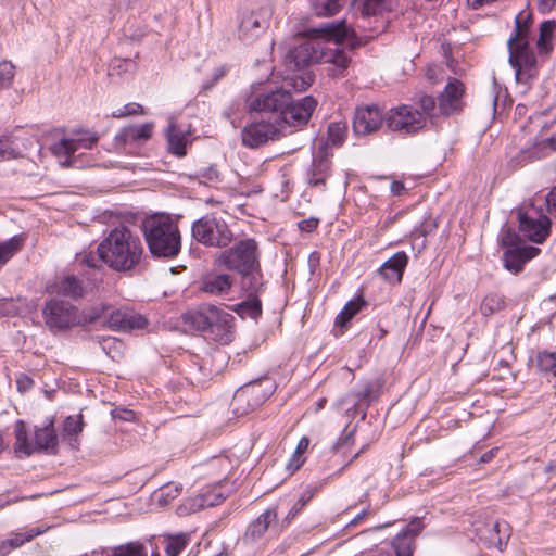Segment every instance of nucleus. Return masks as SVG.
I'll list each match as a JSON object with an SVG mask.
<instances>
[{
	"mask_svg": "<svg viewBox=\"0 0 556 556\" xmlns=\"http://www.w3.org/2000/svg\"><path fill=\"white\" fill-rule=\"evenodd\" d=\"M143 254L141 239L127 227H116L99 243L97 255L84 253L78 261L92 268L101 261L112 270L125 273L138 267Z\"/></svg>",
	"mask_w": 556,
	"mask_h": 556,
	"instance_id": "1",
	"label": "nucleus"
},
{
	"mask_svg": "<svg viewBox=\"0 0 556 556\" xmlns=\"http://www.w3.org/2000/svg\"><path fill=\"white\" fill-rule=\"evenodd\" d=\"M316 105L317 101L312 96L293 100L285 88L260 92L249 101L250 111L270 113L274 122L294 128L307 124Z\"/></svg>",
	"mask_w": 556,
	"mask_h": 556,
	"instance_id": "2",
	"label": "nucleus"
},
{
	"mask_svg": "<svg viewBox=\"0 0 556 556\" xmlns=\"http://www.w3.org/2000/svg\"><path fill=\"white\" fill-rule=\"evenodd\" d=\"M217 267L236 271L242 277L247 290L260 292L263 288L260 251L254 239H243L222 251L214 261Z\"/></svg>",
	"mask_w": 556,
	"mask_h": 556,
	"instance_id": "3",
	"label": "nucleus"
},
{
	"mask_svg": "<svg viewBox=\"0 0 556 556\" xmlns=\"http://www.w3.org/2000/svg\"><path fill=\"white\" fill-rule=\"evenodd\" d=\"M144 240L154 257L173 258L181 248L177 224L168 215H153L142 223Z\"/></svg>",
	"mask_w": 556,
	"mask_h": 556,
	"instance_id": "4",
	"label": "nucleus"
},
{
	"mask_svg": "<svg viewBox=\"0 0 556 556\" xmlns=\"http://www.w3.org/2000/svg\"><path fill=\"white\" fill-rule=\"evenodd\" d=\"M184 321L191 329L222 344L232 341L235 317L220 307L202 304L198 309L186 313Z\"/></svg>",
	"mask_w": 556,
	"mask_h": 556,
	"instance_id": "5",
	"label": "nucleus"
},
{
	"mask_svg": "<svg viewBox=\"0 0 556 556\" xmlns=\"http://www.w3.org/2000/svg\"><path fill=\"white\" fill-rule=\"evenodd\" d=\"M316 33L325 39L323 45L321 62L328 64V75L339 78L346 75V71L351 63L350 50L340 48V43L352 38L354 30L350 28L345 21L339 23H329L326 26L316 29Z\"/></svg>",
	"mask_w": 556,
	"mask_h": 556,
	"instance_id": "6",
	"label": "nucleus"
},
{
	"mask_svg": "<svg viewBox=\"0 0 556 556\" xmlns=\"http://www.w3.org/2000/svg\"><path fill=\"white\" fill-rule=\"evenodd\" d=\"M530 15L522 21V15L516 17L515 35L509 38L507 45L509 50V63L515 70L517 81L527 84L534 78L538 73L536 58L530 49L528 35Z\"/></svg>",
	"mask_w": 556,
	"mask_h": 556,
	"instance_id": "7",
	"label": "nucleus"
},
{
	"mask_svg": "<svg viewBox=\"0 0 556 556\" xmlns=\"http://www.w3.org/2000/svg\"><path fill=\"white\" fill-rule=\"evenodd\" d=\"M15 450L29 456L39 451H54L58 445V437L50 419L43 426H36L34 435L28 438L25 422L17 420L14 425Z\"/></svg>",
	"mask_w": 556,
	"mask_h": 556,
	"instance_id": "8",
	"label": "nucleus"
},
{
	"mask_svg": "<svg viewBox=\"0 0 556 556\" xmlns=\"http://www.w3.org/2000/svg\"><path fill=\"white\" fill-rule=\"evenodd\" d=\"M192 237L211 248H226L233 240V233L226 220L214 214H207L193 223Z\"/></svg>",
	"mask_w": 556,
	"mask_h": 556,
	"instance_id": "9",
	"label": "nucleus"
},
{
	"mask_svg": "<svg viewBox=\"0 0 556 556\" xmlns=\"http://www.w3.org/2000/svg\"><path fill=\"white\" fill-rule=\"evenodd\" d=\"M45 323L52 331L66 330L80 324L88 323V315H81L72 303L52 299L43 308Z\"/></svg>",
	"mask_w": 556,
	"mask_h": 556,
	"instance_id": "10",
	"label": "nucleus"
},
{
	"mask_svg": "<svg viewBox=\"0 0 556 556\" xmlns=\"http://www.w3.org/2000/svg\"><path fill=\"white\" fill-rule=\"evenodd\" d=\"M104 319V325L116 331H126L134 329H142L147 325V319L134 312L115 309L108 304H99L91 308L88 314V323L98 319Z\"/></svg>",
	"mask_w": 556,
	"mask_h": 556,
	"instance_id": "11",
	"label": "nucleus"
},
{
	"mask_svg": "<svg viewBox=\"0 0 556 556\" xmlns=\"http://www.w3.org/2000/svg\"><path fill=\"white\" fill-rule=\"evenodd\" d=\"M324 41L320 38H301L299 43L290 48L283 63L290 72H301L306 66L317 63L323 58Z\"/></svg>",
	"mask_w": 556,
	"mask_h": 556,
	"instance_id": "12",
	"label": "nucleus"
},
{
	"mask_svg": "<svg viewBox=\"0 0 556 556\" xmlns=\"http://www.w3.org/2000/svg\"><path fill=\"white\" fill-rule=\"evenodd\" d=\"M517 218L520 231L529 240L542 243L549 235L551 220L541 207H535L532 203L525 205L518 210Z\"/></svg>",
	"mask_w": 556,
	"mask_h": 556,
	"instance_id": "13",
	"label": "nucleus"
},
{
	"mask_svg": "<svg viewBox=\"0 0 556 556\" xmlns=\"http://www.w3.org/2000/svg\"><path fill=\"white\" fill-rule=\"evenodd\" d=\"M426 123L424 114L410 105H399L386 114V125L393 131L413 134L420 130Z\"/></svg>",
	"mask_w": 556,
	"mask_h": 556,
	"instance_id": "14",
	"label": "nucleus"
},
{
	"mask_svg": "<svg viewBox=\"0 0 556 556\" xmlns=\"http://www.w3.org/2000/svg\"><path fill=\"white\" fill-rule=\"evenodd\" d=\"M273 9L261 5L242 13L239 24V38L244 42H252L269 26Z\"/></svg>",
	"mask_w": 556,
	"mask_h": 556,
	"instance_id": "15",
	"label": "nucleus"
},
{
	"mask_svg": "<svg viewBox=\"0 0 556 556\" xmlns=\"http://www.w3.org/2000/svg\"><path fill=\"white\" fill-rule=\"evenodd\" d=\"M285 129L276 122H256L245 126L241 132L242 143L249 148H257L268 140H274Z\"/></svg>",
	"mask_w": 556,
	"mask_h": 556,
	"instance_id": "16",
	"label": "nucleus"
},
{
	"mask_svg": "<svg viewBox=\"0 0 556 556\" xmlns=\"http://www.w3.org/2000/svg\"><path fill=\"white\" fill-rule=\"evenodd\" d=\"M386 122V115L376 105L359 106L354 112L353 130L356 135H370Z\"/></svg>",
	"mask_w": 556,
	"mask_h": 556,
	"instance_id": "17",
	"label": "nucleus"
},
{
	"mask_svg": "<svg viewBox=\"0 0 556 556\" xmlns=\"http://www.w3.org/2000/svg\"><path fill=\"white\" fill-rule=\"evenodd\" d=\"M97 137H81L77 139H62L59 142L51 146V152L58 157H65L64 161H60L62 166L74 165L76 153L80 150H89L97 142Z\"/></svg>",
	"mask_w": 556,
	"mask_h": 556,
	"instance_id": "18",
	"label": "nucleus"
},
{
	"mask_svg": "<svg viewBox=\"0 0 556 556\" xmlns=\"http://www.w3.org/2000/svg\"><path fill=\"white\" fill-rule=\"evenodd\" d=\"M260 383H250L236 391L231 406L238 415H245L253 410L266 399V394H261Z\"/></svg>",
	"mask_w": 556,
	"mask_h": 556,
	"instance_id": "19",
	"label": "nucleus"
},
{
	"mask_svg": "<svg viewBox=\"0 0 556 556\" xmlns=\"http://www.w3.org/2000/svg\"><path fill=\"white\" fill-rule=\"evenodd\" d=\"M464 94V86L457 80H451L439 97L438 111L442 115H451L462 110V97Z\"/></svg>",
	"mask_w": 556,
	"mask_h": 556,
	"instance_id": "20",
	"label": "nucleus"
},
{
	"mask_svg": "<svg viewBox=\"0 0 556 556\" xmlns=\"http://www.w3.org/2000/svg\"><path fill=\"white\" fill-rule=\"evenodd\" d=\"M191 126L180 125L174 117L169 118V124L166 132L168 149L177 156L186 155V147L191 142Z\"/></svg>",
	"mask_w": 556,
	"mask_h": 556,
	"instance_id": "21",
	"label": "nucleus"
},
{
	"mask_svg": "<svg viewBox=\"0 0 556 556\" xmlns=\"http://www.w3.org/2000/svg\"><path fill=\"white\" fill-rule=\"evenodd\" d=\"M153 123L141 125H130L124 127L114 139L116 148H123L128 144H140L148 141L153 134Z\"/></svg>",
	"mask_w": 556,
	"mask_h": 556,
	"instance_id": "22",
	"label": "nucleus"
},
{
	"mask_svg": "<svg viewBox=\"0 0 556 556\" xmlns=\"http://www.w3.org/2000/svg\"><path fill=\"white\" fill-rule=\"evenodd\" d=\"M407 263L408 256L406 253L396 252L381 265L378 270L379 275L389 283H400Z\"/></svg>",
	"mask_w": 556,
	"mask_h": 556,
	"instance_id": "23",
	"label": "nucleus"
},
{
	"mask_svg": "<svg viewBox=\"0 0 556 556\" xmlns=\"http://www.w3.org/2000/svg\"><path fill=\"white\" fill-rule=\"evenodd\" d=\"M331 160L326 152H320L313 159L312 166L307 172L308 184L314 187L324 186L330 175Z\"/></svg>",
	"mask_w": 556,
	"mask_h": 556,
	"instance_id": "24",
	"label": "nucleus"
},
{
	"mask_svg": "<svg viewBox=\"0 0 556 556\" xmlns=\"http://www.w3.org/2000/svg\"><path fill=\"white\" fill-rule=\"evenodd\" d=\"M233 285V279L228 274H207L203 280L201 290L212 295L228 294Z\"/></svg>",
	"mask_w": 556,
	"mask_h": 556,
	"instance_id": "25",
	"label": "nucleus"
},
{
	"mask_svg": "<svg viewBox=\"0 0 556 556\" xmlns=\"http://www.w3.org/2000/svg\"><path fill=\"white\" fill-rule=\"evenodd\" d=\"M277 511L275 508H269L261 514L254 521H252L244 534V540L248 542H256L268 530L269 526L276 521Z\"/></svg>",
	"mask_w": 556,
	"mask_h": 556,
	"instance_id": "26",
	"label": "nucleus"
},
{
	"mask_svg": "<svg viewBox=\"0 0 556 556\" xmlns=\"http://www.w3.org/2000/svg\"><path fill=\"white\" fill-rule=\"evenodd\" d=\"M47 529L39 527L31 528L25 532L15 533L12 538L0 542V556L8 555L12 549L20 547L26 542H29L39 534H42Z\"/></svg>",
	"mask_w": 556,
	"mask_h": 556,
	"instance_id": "27",
	"label": "nucleus"
},
{
	"mask_svg": "<svg viewBox=\"0 0 556 556\" xmlns=\"http://www.w3.org/2000/svg\"><path fill=\"white\" fill-rule=\"evenodd\" d=\"M54 288L58 294L72 299H79L85 294L81 281L75 276L63 277Z\"/></svg>",
	"mask_w": 556,
	"mask_h": 556,
	"instance_id": "28",
	"label": "nucleus"
},
{
	"mask_svg": "<svg viewBox=\"0 0 556 556\" xmlns=\"http://www.w3.org/2000/svg\"><path fill=\"white\" fill-rule=\"evenodd\" d=\"M488 531L489 535L486 536V540L490 544L498 548L506 543L510 535V527L504 520H496L492 522Z\"/></svg>",
	"mask_w": 556,
	"mask_h": 556,
	"instance_id": "29",
	"label": "nucleus"
},
{
	"mask_svg": "<svg viewBox=\"0 0 556 556\" xmlns=\"http://www.w3.org/2000/svg\"><path fill=\"white\" fill-rule=\"evenodd\" d=\"M250 292L247 301L239 303L236 307V312L242 317H250L256 319L262 314V303L257 296L258 292Z\"/></svg>",
	"mask_w": 556,
	"mask_h": 556,
	"instance_id": "30",
	"label": "nucleus"
},
{
	"mask_svg": "<svg viewBox=\"0 0 556 556\" xmlns=\"http://www.w3.org/2000/svg\"><path fill=\"white\" fill-rule=\"evenodd\" d=\"M108 556H148V551L141 542L131 541L111 547Z\"/></svg>",
	"mask_w": 556,
	"mask_h": 556,
	"instance_id": "31",
	"label": "nucleus"
},
{
	"mask_svg": "<svg viewBox=\"0 0 556 556\" xmlns=\"http://www.w3.org/2000/svg\"><path fill=\"white\" fill-rule=\"evenodd\" d=\"M556 29V22L553 20L544 21L540 25V35L536 42L538 49L541 53H548L552 51V37Z\"/></svg>",
	"mask_w": 556,
	"mask_h": 556,
	"instance_id": "32",
	"label": "nucleus"
},
{
	"mask_svg": "<svg viewBox=\"0 0 556 556\" xmlns=\"http://www.w3.org/2000/svg\"><path fill=\"white\" fill-rule=\"evenodd\" d=\"M23 247V238L14 236L0 241V268H2Z\"/></svg>",
	"mask_w": 556,
	"mask_h": 556,
	"instance_id": "33",
	"label": "nucleus"
},
{
	"mask_svg": "<svg viewBox=\"0 0 556 556\" xmlns=\"http://www.w3.org/2000/svg\"><path fill=\"white\" fill-rule=\"evenodd\" d=\"M362 4L363 15H376L384 11H392L397 0H358Z\"/></svg>",
	"mask_w": 556,
	"mask_h": 556,
	"instance_id": "34",
	"label": "nucleus"
},
{
	"mask_svg": "<svg viewBox=\"0 0 556 556\" xmlns=\"http://www.w3.org/2000/svg\"><path fill=\"white\" fill-rule=\"evenodd\" d=\"M313 13L317 16H331L338 13L342 4L340 0H308Z\"/></svg>",
	"mask_w": 556,
	"mask_h": 556,
	"instance_id": "35",
	"label": "nucleus"
},
{
	"mask_svg": "<svg viewBox=\"0 0 556 556\" xmlns=\"http://www.w3.org/2000/svg\"><path fill=\"white\" fill-rule=\"evenodd\" d=\"M504 267L515 274L523 268L525 258L520 252V248H509L503 254Z\"/></svg>",
	"mask_w": 556,
	"mask_h": 556,
	"instance_id": "36",
	"label": "nucleus"
},
{
	"mask_svg": "<svg viewBox=\"0 0 556 556\" xmlns=\"http://www.w3.org/2000/svg\"><path fill=\"white\" fill-rule=\"evenodd\" d=\"M505 306V299L498 293H489L483 299L480 311L482 315L490 316L502 311Z\"/></svg>",
	"mask_w": 556,
	"mask_h": 556,
	"instance_id": "37",
	"label": "nucleus"
},
{
	"mask_svg": "<svg viewBox=\"0 0 556 556\" xmlns=\"http://www.w3.org/2000/svg\"><path fill=\"white\" fill-rule=\"evenodd\" d=\"M355 429L344 430L342 435L333 444L332 450L336 454L346 457L351 454L352 447L355 445Z\"/></svg>",
	"mask_w": 556,
	"mask_h": 556,
	"instance_id": "38",
	"label": "nucleus"
},
{
	"mask_svg": "<svg viewBox=\"0 0 556 556\" xmlns=\"http://www.w3.org/2000/svg\"><path fill=\"white\" fill-rule=\"evenodd\" d=\"M83 415L68 416L63 425V437L70 441L76 440L78 434L83 431Z\"/></svg>",
	"mask_w": 556,
	"mask_h": 556,
	"instance_id": "39",
	"label": "nucleus"
},
{
	"mask_svg": "<svg viewBox=\"0 0 556 556\" xmlns=\"http://www.w3.org/2000/svg\"><path fill=\"white\" fill-rule=\"evenodd\" d=\"M363 304L364 302L361 300L348 302L337 316L336 324L341 327L345 326L361 311Z\"/></svg>",
	"mask_w": 556,
	"mask_h": 556,
	"instance_id": "40",
	"label": "nucleus"
},
{
	"mask_svg": "<svg viewBox=\"0 0 556 556\" xmlns=\"http://www.w3.org/2000/svg\"><path fill=\"white\" fill-rule=\"evenodd\" d=\"M535 364L540 371L554 372L556 375V352H539Z\"/></svg>",
	"mask_w": 556,
	"mask_h": 556,
	"instance_id": "41",
	"label": "nucleus"
},
{
	"mask_svg": "<svg viewBox=\"0 0 556 556\" xmlns=\"http://www.w3.org/2000/svg\"><path fill=\"white\" fill-rule=\"evenodd\" d=\"M392 546L396 556H412L414 551V540L405 536V534L399 533L394 538Z\"/></svg>",
	"mask_w": 556,
	"mask_h": 556,
	"instance_id": "42",
	"label": "nucleus"
},
{
	"mask_svg": "<svg viewBox=\"0 0 556 556\" xmlns=\"http://www.w3.org/2000/svg\"><path fill=\"white\" fill-rule=\"evenodd\" d=\"M223 501L222 495L219 494H201L194 500H192V503L190 505V510H197L204 507L215 506L218 505Z\"/></svg>",
	"mask_w": 556,
	"mask_h": 556,
	"instance_id": "43",
	"label": "nucleus"
},
{
	"mask_svg": "<svg viewBox=\"0 0 556 556\" xmlns=\"http://www.w3.org/2000/svg\"><path fill=\"white\" fill-rule=\"evenodd\" d=\"M187 543L188 539L184 534L170 536L165 546L166 556H178L186 548Z\"/></svg>",
	"mask_w": 556,
	"mask_h": 556,
	"instance_id": "44",
	"label": "nucleus"
},
{
	"mask_svg": "<svg viewBox=\"0 0 556 556\" xmlns=\"http://www.w3.org/2000/svg\"><path fill=\"white\" fill-rule=\"evenodd\" d=\"M290 85L292 88L298 91L302 92L305 91L314 80V76L309 72H301L300 74H294L290 78Z\"/></svg>",
	"mask_w": 556,
	"mask_h": 556,
	"instance_id": "45",
	"label": "nucleus"
},
{
	"mask_svg": "<svg viewBox=\"0 0 556 556\" xmlns=\"http://www.w3.org/2000/svg\"><path fill=\"white\" fill-rule=\"evenodd\" d=\"M15 76V66L10 61L0 62V90L11 87Z\"/></svg>",
	"mask_w": 556,
	"mask_h": 556,
	"instance_id": "46",
	"label": "nucleus"
},
{
	"mask_svg": "<svg viewBox=\"0 0 556 556\" xmlns=\"http://www.w3.org/2000/svg\"><path fill=\"white\" fill-rule=\"evenodd\" d=\"M380 388V383L378 381L366 382L362 390L356 394L355 405L359 402L370 403L374 397L377 396V392Z\"/></svg>",
	"mask_w": 556,
	"mask_h": 556,
	"instance_id": "47",
	"label": "nucleus"
},
{
	"mask_svg": "<svg viewBox=\"0 0 556 556\" xmlns=\"http://www.w3.org/2000/svg\"><path fill=\"white\" fill-rule=\"evenodd\" d=\"M346 131V126L343 123L336 122L331 123L328 127L329 140L332 144H341Z\"/></svg>",
	"mask_w": 556,
	"mask_h": 556,
	"instance_id": "48",
	"label": "nucleus"
},
{
	"mask_svg": "<svg viewBox=\"0 0 556 556\" xmlns=\"http://www.w3.org/2000/svg\"><path fill=\"white\" fill-rule=\"evenodd\" d=\"M181 484L168 483L161 489L159 502L163 505L168 504L172 500L176 498L181 493Z\"/></svg>",
	"mask_w": 556,
	"mask_h": 556,
	"instance_id": "49",
	"label": "nucleus"
},
{
	"mask_svg": "<svg viewBox=\"0 0 556 556\" xmlns=\"http://www.w3.org/2000/svg\"><path fill=\"white\" fill-rule=\"evenodd\" d=\"M419 102L422 109L421 114H424V116L427 115L429 117H434L438 115L439 111L433 97L421 96Z\"/></svg>",
	"mask_w": 556,
	"mask_h": 556,
	"instance_id": "50",
	"label": "nucleus"
},
{
	"mask_svg": "<svg viewBox=\"0 0 556 556\" xmlns=\"http://www.w3.org/2000/svg\"><path fill=\"white\" fill-rule=\"evenodd\" d=\"M143 113H144V111H143L142 105H140L138 103H127L123 108L114 111L112 113V116L121 118V117H126L129 115L143 114Z\"/></svg>",
	"mask_w": 556,
	"mask_h": 556,
	"instance_id": "51",
	"label": "nucleus"
},
{
	"mask_svg": "<svg viewBox=\"0 0 556 556\" xmlns=\"http://www.w3.org/2000/svg\"><path fill=\"white\" fill-rule=\"evenodd\" d=\"M197 177L201 184L210 185L219 181V174L215 166L198 172Z\"/></svg>",
	"mask_w": 556,
	"mask_h": 556,
	"instance_id": "52",
	"label": "nucleus"
},
{
	"mask_svg": "<svg viewBox=\"0 0 556 556\" xmlns=\"http://www.w3.org/2000/svg\"><path fill=\"white\" fill-rule=\"evenodd\" d=\"M422 529H424L422 521L419 518H415L400 533L405 534V536H408L412 540H415V538L421 532Z\"/></svg>",
	"mask_w": 556,
	"mask_h": 556,
	"instance_id": "53",
	"label": "nucleus"
},
{
	"mask_svg": "<svg viewBox=\"0 0 556 556\" xmlns=\"http://www.w3.org/2000/svg\"><path fill=\"white\" fill-rule=\"evenodd\" d=\"M33 386H34V380L25 374H21L16 378V387L21 393H25V392L29 391L33 388Z\"/></svg>",
	"mask_w": 556,
	"mask_h": 556,
	"instance_id": "54",
	"label": "nucleus"
},
{
	"mask_svg": "<svg viewBox=\"0 0 556 556\" xmlns=\"http://www.w3.org/2000/svg\"><path fill=\"white\" fill-rule=\"evenodd\" d=\"M304 463L303 456L293 453L290 460L288 462L286 469L288 470L289 475L294 473Z\"/></svg>",
	"mask_w": 556,
	"mask_h": 556,
	"instance_id": "55",
	"label": "nucleus"
},
{
	"mask_svg": "<svg viewBox=\"0 0 556 556\" xmlns=\"http://www.w3.org/2000/svg\"><path fill=\"white\" fill-rule=\"evenodd\" d=\"M225 74H226V68L224 66L215 68L213 72L211 81L203 84L202 89L204 91L210 90L222 77L225 76Z\"/></svg>",
	"mask_w": 556,
	"mask_h": 556,
	"instance_id": "56",
	"label": "nucleus"
},
{
	"mask_svg": "<svg viewBox=\"0 0 556 556\" xmlns=\"http://www.w3.org/2000/svg\"><path fill=\"white\" fill-rule=\"evenodd\" d=\"M547 211L549 214H556V186L545 197Z\"/></svg>",
	"mask_w": 556,
	"mask_h": 556,
	"instance_id": "57",
	"label": "nucleus"
},
{
	"mask_svg": "<svg viewBox=\"0 0 556 556\" xmlns=\"http://www.w3.org/2000/svg\"><path fill=\"white\" fill-rule=\"evenodd\" d=\"M318 226V219L317 218H308L303 219L299 223V228L301 231L312 232L315 230Z\"/></svg>",
	"mask_w": 556,
	"mask_h": 556,
	"instance_id": "58",
	"label": "nucleus"
},
{
	"mask_svg": "<svg viewBox=\"0 0 556 556\" xmlns=\"http://www.w3.org/2000/svg\"><path fill=\"white\" fill-rule=\"evenodd\" d=\"M535 1H536L538 10L542 14H546V13L551 12L555 8V4H556V0H535Z\"/></svg>",
	"mask_w": 556,
	"mask_h": 556,
	"instance_id": "59",
	"label": "nucleus"
},
{
	"mask_svg": "<svg viewBox=\"0 0 556 556\" xmlns=\"http://www.w3.org/2000/svg\"><path fill=\"white\" fill-rule=\"evenodd\" d=\"M520 252L522 253L525 262H527V261L533 258L538 254L539 249L534 248V247H526V248H520Z\"/></svg>",
	"mask_w": 556,
	"mask_h": 556,
	"instance_id": "60",
	"label": "nucleus"
},
{
	"mask_svg": "<svg viewBox=\"0 0 556 556\" xmlns=\"http://www.w3.org/2000/svg\"><path fill=\"white\" fill-rule=\"evenodd\" d=\"M308 445H309V440L306 437H303L302 439H300L294 453L303 456V454L307 450Z\"/></svg>",
	"mask_w": 556,
	"mask_h": 556,
	"instance_id": "61",
	"label": "nucleus"
},
{
	"mask_svg": "<svg viewBox=\"0 0 556 556\" xmlns=\"http://www.w3.org/2000/svg\"><path fill=\"white\" fill-rule=\"evenodd\" d=\"M301 510L302 508L295 503L287 514L285 521L290 522Z\"/></svg>",
	"mask_w": 556,
	"mask_h": 556,
	"instance_id": "62",
	"label": "nucleus"
},
{
	"mask_svg": "<svg viewBox=\"0 0 556 556\" xmlns=\"http://www.w3.org/2000/svg\"><path fill=\"white\" fill-rule=\"evenodd\" d=\"M497 451H498L497 448H492V450H490V451L485 452V453L480 457V462H481V463H489V462H491V460L494 458V456H495V454H496V452H497Z\"/></svg>",
	"mask_w": 556,
	"mask_h": 556,
	"instance_id": "63",
	"label": "nucleus"
},
{
	"mask_svg": "<svg viewBox=\"0 0 556 556\" xmlns=\"http://www.w3.org/2000/svg\"><path fill=\"white\" fill-rule=\"evenodd\" d=\"M543 148H549L552 151H556V134L542 142Z\"/></svg>",
	"mask_w": 556,
	"mask_h": 556,
	"instance_id": "64",
	"label": "nucleus"
}]
</instances>
